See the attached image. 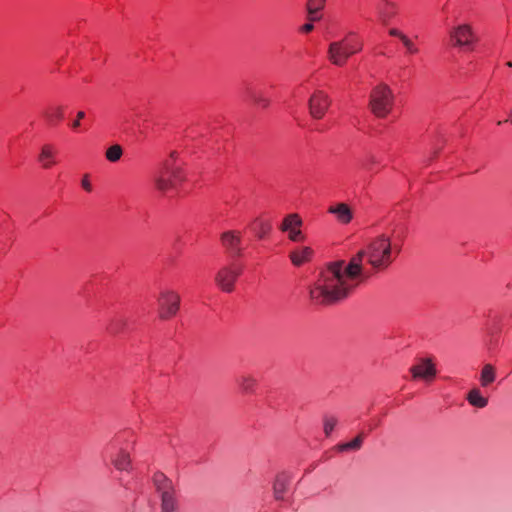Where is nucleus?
Wrapping results in <instances>:
<instances>
[{"instance_id":"obj_35","label":"nucleus","mask_w":512,"mask_h":512,"mask_svg":"<svg viewBox=\"0 0 512 512\" xmlns=\"http://www.w3.org/2000/svg\"><path fill=\"white\" fill-rule=\"evenodd\" d=\"M314 29V26L312 23H307V24H304L302 27H301V31L304 32V33H309L311 32L312 30Z\"/></svg>"},{"instance_id":"obj_1","label":"nucleus","mask_w":512,"mask_h":512,"mask_svg":"<svg viewBox=\"0 0 512 512\" xmlns=\"http://www.w3.org/2000/svg\"><path fill=\"white\" fill-rule=\"evenodd\" d=\"M401 252L399 244H393L389 236L380 234L371 239L366 247L354 255L348 263L343 260L327 265L310 289V298L318 304H333L347 298L369 277L363 260L376 270H384Z\"/></svg>"},{"instance_id":"obj_11","label":"nucleus","mask_w":512,"mask_h":512,"mask_svg":"<svg viewBox=\"0 0 512 512\" xmlns=\"http://www.w3.org/2000/svg\"><path fill=\"white\" fill-rule=\"evenodd\" d=\"M375 10L379 21L386 25L392 18L397 15L398 5L392 0H380L375 5Z\"/></svg>"},{"instance_id":"obj_25","label":"nucleus","mask_w":512,"mask_h":512,"mask_svg":"<svg viewBox=\"0 0 512 512\" xmlns=\"http://www.w3.org/2000/svg\"><path fill=\"white\" fill-rule=\"evenodd\" d=\"M48 122L55 124L63 118V108L61 106H54L47 109L44 113Z\"/></svg>"},{"instance_id":"obj_33","label":"nucleus","mask_w":512,"mask_h":512,"mask_svg":"<svg viewBox=\"0 0 512 512\" xmlns=\"http://www.w3.org/2000/svg\"><path fill=\"white\" fill-rule=\"evenodd\" d=\"M389 34L393 37H397L400 41L402 40L403 37L406 36V34H404L403 32H401L400 30H398L396 28H391L389 30Z\"/></svg>"},{"instance_id":"obj_31","label":"nucleus","mask_w":512,"mask_h":512,"mask_svg":"<svg viewBox=\"0 0 512 512\" xmlns=\"http://www.w3.org/2000/svg\"><path fill=\"white\" fill-rule=\"evenodd\" d=\"M401 43L408 54H417L419 52L417 45L407 35L402 38Z\"/></svg>"},{"instance_id":"obj_2","label":"nucleus","mask_w":512,"mask_h":512,"mask_svg":"<svg viewBox=\"0 0 512 512\" xmlns=\"http://www.w3.org/2000/svg\"><path fill=\"white\" fill-rule=\"evenodd\" d=\"M362 47V42L351 32L345 38L330 43L328 59L336 66H343L349 57L361 51Z\"/></svg>"},{"instance_id":"obj_14","label":"nucleus","mask_w":512,"mask_h":512,"mask_svg":"<svg viewBox=\"0 0 512 512\" xmlns=\"http://www.w3.org/2000/svg\"><path fill=\"white\" fill-rule=\"evenodd\" d=\"M56 149L51 144H45L41 147L40 154L38 156V162L45 169L51 168L55 162Z\"/></svg>"},{"instance_id":"obj_28","label":"nucleus","mask_w":512,"mask_h":512,"mask_svg":"<svg viewBox=\"0 0 512 512\" xmlns=\"http://www.w3.org/2000/svg\"><path fill=\"white\" fill-rule=\"evenodd\" d=\"M326 0H308L307 12L308 14H316L324 8Z\"/></svg>"},{"instance_id":"obj_4","label":"nucleus","mask_w":512,"mask_h":512,"mask_svg":"<svg viewBox=\"0 0 512 512\" xmlns=\"http://www.w3.org/2000/svg\"><path fill=\"white\" fill-rule=\"evenodd\" d=\"M185 180V175L181 168L174 167L168 161L163 162L159 172L154 177L156 189L162 194L175 189L178 183Z\"/></svg>"},{"instance_id":"obj_22","label":"nucleus","mask_w":512,"mask_h":512,"mask_svg":"<svg viewBox=\"0 0 512 512\" xmlns=\"http://www.w3.org/2000/svg\"><path fill=\"white\" fill-rule=\"evenodd\" d=\"M157 491L162 494L163 491L174 490L171 481L162 473H156L153 477Z\"/></svg>"},{"instance_id":"obj_21","label":"nucleus","mask_w":512,"mask_h":512,"mask_svg":"<svg viewBox=\"0 0 512 512\" xmlns=\"http://www.w3.org/2000/svg\"><path fill=\"white\" fill-rule=\"evenodd\" d=\"M363 439H364V434L360 433L352 441L336 445L335 449L339 452H344V451H349V450L357 451L362 447Z\"/></svg>"},{"instance_id":"obj_12","label":"nucleus","mask_w":512,"mask_h":512,"mask_svg":"<svg viewBox=\"0 0 512 512\" xmlns=\"http://www.w3.org/2000/svg\"><path fill=\"white\" fill-rule=\"evenodd\" d=\"M221 242L223 246L229 250L230 253L240 256L241 255V235L236 231H227L221 235Z\"/></svg>"},{"instance_id":"obj_6","label":"nucleus","mask_w":512,"mask_h":512,"mask_svg":"<svg viewBox=\"0 0 512 512\" xmlns=\"http://www.w3.org/2000/svg\"><path fill=\"white\" fill-rule=\"evenodd\" d=\"M242 273V267L236 264L222 267L215 276L216 285L224 292L234 290V283Z\"/></svg>"},{"instance_id":"obj_13","label":"nucleus","mask_w":512,"mask_h":512,"mask_svg":"<svg viewBox=\"0 0 512 512\" xmlns=\"http://www.w3.org/2000/svg\"><path fill=\"white\" fill-rule=\"evenodd\" d=\"M328 212L333 214L337 221L343 225L349 224L353 219V211L348 204L344 202L336 203L328 208Z\"/></svg>"},{"instance_id":"obj_20","label":"nucleus","mask_w":512,"mask_h":512,"mask_svg":"<svg viewBox=\"0 0 512 512\" xmlns=\"http://www.w3.org/2000/svg\"><path fill=\"white\" fill-rule=\"evenodd\" d=\"M467 400L472 406L477 408H484L488 404V399L482 396L480 390L477 388L472 389L468 393Z\"/></svg>"},{"instance_id":"obj_9","label":"nucleus","mask_w":512,"mask_h":512,"mask_svg":"<svg viewBox=\"0 0 512 512\" xmlns=\"http://www.w3.org/2000/svg\"><path fill=\"white\" fill-rule=\"evenodd\" d=\"M303 224V221L301 217L296 214L292 213L287 215L280 225V230L283 232L288 233V238L293 242H301L304 241L305 236L301 231V226Z\"/></svg>"},{"instance_id":"obj_16","label":"nucleus","mask_w":512,"mask_h":512,"mask_svg":"<svg viewBox=\"0 0 512 512\" xmlns=\"http://www.w3.org/2000/svg\"><path fill=\"white\" fill-rule=\"evenodd\" d=\"M313 254L310 247H302L292 251L289 255L291 262L295 266H301L303 263L308 262Z\"/></svg>"},{"instance_id":"obj_23","label":"nucleus","mask_w":512,"mask_h":512,"mask_svg":"<svg viewBox=\"0 0 512 512\" xmlns=\"http://www.w3.org/2000/svg\"><path fill=\"white\" fill-rule=\"evenodd\" d=\"M496 378L495 368L491 364H485L480 375V383L482 387H486Z\"/></svg>"},{"instance_id":"obj_24","label":"nucleus","mask_w":512,"mask_h":512,"mask_svg":"<svg viewBox=\"0 0 512 512\" xmlns=\"http://www.w3.org/2000/svg\"><path fill=\"white\" fill-rule=\"evenodd\" d=\"M251 228L259 238H264L271 231L272 227L269 222L261 219H256L252 223Z\"/></svg>"},{"instance_id":"obj_8","label":"nucleus","mask_w":512,"mask_h":512,"mask_svg":"<svg viewBox=\"0 0 512 512\" xmlns=\"http://www.w3.org/2000/svg\"><path fill=\"white\" fill-rule=\"evenodd\" d=\"M331 105L330 97L322 90L315 91L308 101L309 113L314 119H322Z\"/></svg>"},{"instance_id":"obj_26","label":"nucleus","mask_w":512,"mask_h":512,"mask_svg":"<svg viewBox=\"0 0 512 512\" xmlns=\"http://www.w3.org/2000/svg\"><path fill=\"white\" fill-rule=\"evenodd\" d=\"M123 154L122 147L118 144L110 146L105 153L106 159L110 162H117Z\"/></svg>"},{"instance_id":"obj_37","label":"nucleus","mask_w":512,"mask_h":512,"mask_svg":"<svg viewBox=\"0 0 512 512\" xmlns=\"http://www.w3.org/2000/svg\"><path fill=\"white\" fill-rule=\"evenodd\" d=\"M308 16H309L310 21H317L320 19V17L317 16V13L312 14V15L308 14Z\"/></svg>"},{"instance_id":"obj_32","label":"nucleus","mask_w":512,"mask_h":512,"mask_svg":"<svg viewBox=\"0 0 512 512\" xmlns=\"http://www.w3.org/2000/svg\"><path fill=\"white\" fill-rule=\"evenodd\" d=\"M81 185L85 191H87V192L92 191V185L89 181L88 175H84V177L82 178V181H81Z\"/></svg>"},{"instance_id":"obj_29","label":"nucleus","mask_w":512,"mask_h":512,"mask_svg":"<svg viewBox=\"0 0 512 512\" xmlns=\"http://www.w3.org/2000/svg\"><path fill=\"white\" fill-rule=\"evenodd\" d=\"M251 99L253 103L260 108H267L270 104V100L262 94L252 93Z\"/></svg>"},{"instance_id":"obj_5","label":"nucleus","mask_w":512,"mask_h":512,"mask_svg":"<svg viewBox=\"0 0 512 512\" xmlns=\"http://www.w3.org/2000/svg\"><path fill=\"white\" fill-rule=\"evenodd\" d=\"M158 313L161 319L167 320L174 317L180 307V295L169 289H164L157 298Z\"/></svg>"},{"instance_id":"obj_39","label":"nucleus","mask_w":512,"mask_h":512,"mask_svg":"<svg viewBox=\"0 0 512 512\" xmlns=\"http://www.w3.org/2000/svg\"><path fill=\"white\" fill-rule=\"evenodd\" d=\"M507 66H508V67H512V62H508V63H507Z\"/></svg>"},{"instance_id":"obj_38","label":"nucleus","mask_w":512,"mask_h":512,"mask_svg":"<svg viewBox=\"0 0 512 512\" xmlns=\"http://www.w3.org/2000/svg\"><path fill=\"white\" fill-rule=\"evenodd\" d=\"M171 157H172V158L176 157V152H172V153H171Z\"/></svg>"},{"instance_id":"obj_36","label":"nucleus","mask_w":512,"mask_h":512,"mask_svg":"<svg viewBox=\"0 0 512 512\" xmlns=\"http://www.w3.org/2000/svg\"><path fill=\"white\" fill-rule=\"evenodd\" d=\"M377 163V159L375 156L373 155H370L368 158H367V163L365 164L366 166H369V165H372V164H376Z\"/></svg>"},{"instance_id":"obj_17","label":"nucleus","mask_w":512,"mask_h":512,"mask_svg":"<svg viewBox=\"0 0 512 512\" xmlns=\"http://www.w3.org/2000/svg\"><path fill=\"white\" fill-rule=\"evenodd\" d=\"M112 463L117 470L129 471L131 468V458L127 451L120 449L113 457Z\"/></svg>"},{"instance_id":"obj_30","label":"nucleus","mask_w":512,"mask_h":512,"mask_svg":"<svg viewBox=\"0 0 512 512\" xmlns=\"http://www.w3.org/2000/svg\"><path fill=\"white\" fill-rule=\"evenodd\" d=\"M323 425L325 435L329 436L334 427L337 425V419L333 416H325L323 419Z\"/></svg>"},{"instance_id":"obj_19","label":"nucleus","mask_w":512,"mask_h":512,"mask_svg":"<svg viewBox=\"0 0 512 512\" xmlns=\"http://www.w3.org/2000/svg\"><path fill=\"white\" fill-rule=\"evenodd\" d=\"M236 382L244 393H253L257 384V380L248 374L238 376Z\"/></svg>"},{"instance_id":"obj_27","label":"nucleus","mask_w":512,"mask_h":512,"mask_svg":"<svg viewBox=\"0 0 512 512\" xmlns=\"http://www.w3.org/2000/svg\"><path fill=\"white\" fill-rule=\"evenodd\" d=\"M125 325H126V321L124 319L115 318L110 321L109 325L107 326V330L111 334H117L123 329V327Z\"/></svg>"},{"instance_id":"obj_34","label":"nucleus","mask_w":512,"mask_h":512,"mask_svg":"<svg viewBox=\"0 0 512 512\" xmlns=\"http://www.w3.org/2000/svg\"><path fill=\"white\" fill-rule=\"evenodd\" d=\"M85 117V113L83 111H79L77 113V119L72 123V128L77 129L80 126V120Z\"/></svg>"},{"instance_id":"obj_18","label":"nucleus","mask_w":512,"mask_h":512,"mask_svg":"<svg viewBox=\"0 0 512 512\" xmlns=\"http://www.w3.org/2000/svg\"><path fill=\"white\" fill-rule=\"evenodd\" d=\"M289 484V477L282 473L276 476L273 483V493L276 500H282Z\"/></svg>"},{"instance_id":"obj_40","label":"nucleus","mask_w":512,"mask_h":512,"mask_svg":"<svg viewBox=\"0 0 512 512\" xmlns=\"http://www.w3.org/2000/svg\"><path fill=\"white\" fill-rule=\"evenodd\" d=\"M511 117H512V110H511Z\"/></svg>"},{"instance_id":"obj_3","label":"nucleus","mask_w":512,"mask_h":512,"mask_svg":"<svg viewBox=\"0 0 512 512\" xmlns=\"http://www.w3.org/2000/svg\"><path fill=\"white\" fill-rule=\"evenodd\" d=\"M393 102L394 95L388 85L379 84L372 89L369 106L375 116L385 118L392 110Z\"/></svg>"},{"instance_id":"obj_10","label":"nucleus","mask_w":512,"mask_h":512,"mask_svg":"<svg viewBox=\"0 0 512 512\" xmlns=\"http://www.w3.org/2000/svg\"><path fill=\"white\" fill-rule=\"evenodd\" d=\"M410 372L413 379H422L427 382L432 381L437 374L435 364L431 358H420L415 365L411 366Z\"/></svg>"},{"instance_id":"obj_7","label":"nucleus","mask_w":512,"mask_h":512,"mask_svg":"<svg viewBox=\"0 0 512 512\" xmlns=\"http://www.w3.org/2000/svg\"><path fill=\"white\" fill-rule=\"evenodd\" d=\"M453 46L470 48L476 41L475 33L469 24H460L451 29L449 33Z\"/></svg>"},{"instance_id":"obj_15","label":"nucleus","mask_w":512,"mask_h":512,"mask_svg":"<svg viewBox=\"0 0 512 512\" xmlns=\"http://www.w3.org/2000/svg\"><path fill=\"white\" fill-rule=\"evenodd\" d=\"M161 498V512H178L179 504L178 500L175 496V491H163L162 494H160Z\"/></svg>"}]
</instances>
